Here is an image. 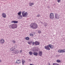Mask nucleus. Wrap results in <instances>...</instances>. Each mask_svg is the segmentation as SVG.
Masks as SVG:
<instances>
[{"instance_id":"obj_15","label":"nucleus","mask_w":65,"mask_h":65,"mask_svg":"<svg viewBox=\"0 0 65 65\" xmlns=\"http://www.w3.org/2000/svg\"><path fill=\"white\" fill-rule=\"evenodd\" d=\"M12 23H18V21H12Z\"/></svg>"},{"instance_id":"obj_22","label":"nucleus","mask_w":65,"mask_h":65,"mask_svg":"<svg viewBox=\"0 0 65 65\" xmlns=\"http://www.w3.org/2000/svg\"><path fill=\"white\" fill-rule=\"evenodd\" d=\"M56 62H57L58 63H60L61 62V60H57Z\"/></svg>"},{"instance_id":"obj_36","label":"nucleus","mask_w":65,"mask_h":65,"mask_svg":"<svg viewBox=\"0 0 65 65\" xmlns=\"http://www.w3.org/2000/svg\"><path fill=\"white\" fill-rule=\"evenodd\" d=\"M13 50H11V51H13Z\"/></svg>"},{"instance_id":"obj_19","label":"nucleus","mask_w":65,"mask_h":65,"mask_svg":"<svg viewBox=\"0 0 65 65\" xmlns=\"http://www.w3.org/2000/svg\"><path fill=\"white\" fill-rule=\"evenodd\" d=\"M29 54L30 55H32L33 54V52L32 51H30L29 52Z\"/></svg>"},{"instance_id":"obj_32","label":"nucleus","mask_w":65,"mask_h":65,"mask_svg":"<svg viewBox=\"0 0 65 65\" xmlns=\"http://www.w3.org/2000/svg\"><path fill=\"white\" fill-rule=\"evenodd\" d=\"M20 53H22V50H20Z\"/></svg>"},{"instance_id":"obj_1","label":"nucleus","mask_w":65,"mask_h":65,"mask_svg":"<svg viewBox=\"0 0 65 65\" xmlns=\"http://www.w3.org/2000/svg\"><path fill=\"white\" fill-rule=\"evenodd\" d=\"M30 26V28L32 29H37L38 27L36 23H31Z\"/></svg>"},{"instance_id":"obj_23","label":"nucleus","mask_w":65,"mask_h":65,"mask_svg":"<svg viewBox=\"0 0 65 65\" xmlns=\"http://www.w3.org/2000/svg\"><path fill=\"white\" fill-rule=\"evenodd\" d=\"M53 65H59V64L57 63H53Z\"/></svg>"},{"instance_id":"obj_4","label":"nucleus","mask_w":65,"mask_h":65,"mask_svg":"<svg viewBox=\"0 0 65 65\" xmlns=\"http://www.w3.org/2000/svg\"><path fill=\"white\" fill-rule=\"evenodd\" d=\"M55 19H57V20L59 19L60 18V15L57 13H55Z\"/></svg>"},{"instance_id":"obj_11","label":"nucleus","mask_w":65,"mask_h":65,"mask_svg":"<svg viewBox=\"0 0 65 65\" xmlns=\"http://www.w3.org/2000/svg\"><path fill=\"white\" fill-rule=\"evenodd\" d=\"M39 55L40 56H42V52L40 51L39 52Z\"/></svg>"},{"instance_id":"obj_10","label":"nucleus","mask_w":65,"mask_h":65,"mask_svg":"<svg viewBox=\"0 0 65 65\" xmlns=\"http://www.w3.org/2000/svg\"><path fill=\"white\" fill-rule=\"evenodd\" d=\"M2 17L4 18H5V17H6V14L3 13L2 14Z\"/></svg>"},{"instance_id":"obj_6","label":"nucleus","mask_w":65,"mask_h":65,"mask_svg":"<svg viewBox=\"0 0 65 65\" xmlns=\"http://www.w3.org/2000/svg\"><path fill=\"white\" fill-rule=\"evenodd\" d=\"M58 52L59 53H65V49L62 50H58Z\"/></svg>"},{"instance_id":"obj_27","label":"nucleus","mask_w":65,"mask_h":65,"mask_svg":"<svg viewBox=\"0 0 65 65\" xmlns=\"http://www.w3.org/2000/svg\"><path fill=\"white\" fill-rule=\"evenodd\" d=\"M30 36H33V34H30Z\"/></svg>"},{"instance_id":"obj_41","label":"nucleus","mask_w":65,"mask_h":65,"mask_svg":"<svg viewBox=\"0 0 65 65\" xmlns=\"http://www.w3.org/2000/svg\"><path fill=\"white\" fill-rule=\"evenodd\" d=\"M49 65H51L50 64H49Z\"/></svg>"},{"instance_id":"obj_33","label":"nucleus","mask_w":65,"mask_h":65,"mask_svg":"<svg viewBox=\"0 0 65 65\" xmlns=\"http://www.w3.org/2000/svg\"><path fill=\"white\" fill-rule=\"evenodd\" d=\"M16 63H18V64H19V63H20V62H17V61H16Z\"/></svg>"},{"instance_id":"obj_25","label":"nucleus","mask_w":65,"mask_h":65,"mask_svg":"<svg viewBox=\"0 0 65 65\" xmlns=\"http://www.w3.org/2000/svg\"><path fill=\"white\" fill-rule=\"evenodd\" d=\"M44 26L45 27H46L47 26V24L45 23H44Z\"/></svg>"},{"instance_id":"obj_2","label":"nucleus","mask_w":65,"mask_h":65,"mask_svg":"<svg viewBox=\"0 0 65 65\" xmlns=\"http://www.w3.org/2000/svg\"><path fill=\"white\" fill-rule=\"evenodd\" d=\"M9 27L10 28H11L12 29H15V28H17V25L16 24H13L10 25Z\"/></svg>"},{"instance_id":"obj_12","label":"nucleus","mask_w":65,"mask_h":65,"mask_svg":"<svg viewBox=\"0 0 65 65\" xmlns=\"http://www.w3.org/2000/svg\"><path fill=\"white\" fill-rule=\"evenodd\" d=\"M39 42L37 41H36L35 42V44L36 45H39Z\"/></svg>"},{"instance_id":"obj_9","label":"nucleus","mask_w":65,"mask_h":65,"mask_svg":"<svg viewBox=\"0 0 65 65\" xmlns=\"http://www.w3.org/2000/svg\"><path fill=\"white\" fill-rule=\"evenodd\" d=\"M0 42L1 44H3L4 42V40L3 39H1L0 41Z\"/></svg>"},{"instance_id":"obj_28","label":"nucleus","mask_w":65,"mask_h":65,"mask_svg":"<svg viewBox=\"0 0 65 65\" xmlns=\"http://www.w3.org/2000/svg\"><path fill=\"white\" fill-rule=\"evenodd\" d=\"M12 42H13L14 43H15V41L14 40H13L12 41Z\"/></svg>"},{"instance_id":"obj_7","label":"nucleus","mask_w":65,"mask_h":65,"mask_svg":"<svg viewBox=\"0 0 65 65\" xmlns=\"http://www.w3.org/2000/svg\"><path fill=\"white\" fill-rule=\"evenodd\" d=\"M48 47H50L51 48H54V47L51 44L48 45Z\"/></svg>"},{"instance_id":"obj_20","label":"nucleus","mask_w":65,"mask_h":65,"mask_svg":"<svg viewBox=\"0 0 65 65\" xmlns=\"http://www.w3.org/2000/svg\"><path fill=\"white\" fill-rule=\"evenodd\" d=\"M18 14L19 15H21V11H20L18 13Z\"/></svg>"},{"instance_id":"obj_13","label":"nucleus","mask_w":65,"mask_h":65,"mask_svg":"<svg viewBox=\"0 0 65 65\" xmlns=\"http://www.w3.org/2000/svg\"><path fill=\"white\" fill-rule=\"evenodd\" d=\"M19 52L18 50H15L14 51V53H15L16 54H19Z\"/></svg>"},{"instance_id":"obj_38","label":"nucleus","mask_w":65,"mask_h":65,"mask_svg":"<svg viewBox=\"0 0 65 65\" xmlns=\"http://www.w3.org/2000/svg\"><path fill=\"white\" fill-rule=\"evenodd\" d=\"M41 23H42V22H41Z\"/></svg>"},{"instance_id":"obj_29","label":"nucleus","mask_w":65,"mask_h":65,"mask_svg":"<svg viewBox=\"0 0 65 65\" xmlns=\"http://www.w3.org/2000/svg\"><path fill=\"white\" fill-rule=\"evenodd\" d=\"M60 1H61V0H58L57 1V2H58V3H59V2H60Z\"/></svg>"},{"instance_id":"obj_30","label":"nucleus","mask_w":65,"mask_h":65,"mask_svg":"<svg viewBox=\"0 0 65 65\" xmlns=\"http://www.w3.org/2000/svg\"><path fill=\"white\" fill-rule=\"evenodd\" d=\"M37 17H40V15L39 14H38L37 16Z\"/></svg>"},{"instance_id":"obj_18","label":"nucleus","mask_w":65,"mask_h":65,"mask_svg":"<svg viewBox=\"0 0 65 65\" xmlns=\"http://www.w3.org/2000/svg\"><path fill=\"white\" fill-rule=\"evenodd\" d=\"M25 39L27 40H29V37H27L25 38Z\"/></svg>"},{"instance_id":"obj_3","label":"nucleus","mask_w":65,"mask_h":65,"mask_svg":"<svg viewBox=\"0 0 65 65\" xmlns=\"http://www.w3.org/2000/svg\"><path fill=\"white\" fill-rule=\"evenodd\" d=\"M25 11H23L22 12V14L23 17H27L28 16V13L27 12L25 13Z\"/></svg>"},{"instance_id":"obj_21","label":"nucleus","mask_w":65,"mask_h":65,"mask_svg":"<svg viewBox=\"0 0 65 65\" xmlns=\"http://www.w3.org/2000/svg\"><path fill=\"white\" fill-rule=\"evenodd\" d=\"M19 16H20L19 18H20V19H21L23 18V16L21 15H19Z\"/></svg>"},{"instance_id":"obj_14","label":"nucleus","mask_w":65,"mask_h":65,"mask_svg":"<svg viewBox=\"0 0 65 65\" xmlns=\"http://www.w3.org/2000/svg\"><path fill=\"white\" fill-rule=\"evenodd\" d=\"M33 54L34 56H37L38 55V53L35 52L33 53Z\"/></svg>"},{"instance_id":"obj_35","label":"nucleus","mask_w":65,"mask_h":65,"mask_svg":"<svg viewBox=\"0 0 65 65\" xmlns=\"http://www.w3.org/2000/svg\"><path fill=\"white\" fill-rule=\"evenodd\" d=\"M2 62V61L1 60H0V62Z\"/></svg>"},{"instance_id":"obj_37","label":"nucleus","mask_w":65,"mask_h":65,"mask_svg":"<svg viewBox=\"0 0 65 65\" xmlns=\"http://www.w3.org/2000/svg\"><path fill=\"white\" fill-rule=\"evenodd\" d=\"M18 61H19L20 60H18Z\"/></svg>"},{"instance_id":"obj_31","label":"nucleus","mask_w":65,"mask_h":65,"mask_svg":"<svg viewBox=\"0 0 65 65\" xmlns=\"http://www.w3.org/2000/svg\"><path fill=\"white\" fill-rule=\"evenodd\" d=\"M35 44V42H33L32 43V45H34Z\"/></svg>"},{"instance_id":"obj_16","label":"nucleus","mask_w":65,"mask_h":65,"mask_svg":"<svg viewBox=\"0 0 65 65\" xmlns=\"http://www.w3.org/2000/svg\"><path fill=\"white\" fill-rule=\"evenodd\" d=\"M22 65H24V63H25V61L24 60V59H22Z\"/></svg>"},{"instance_id":"obj_17","label":"nucleus","mask_w":65,"mask_h":65,"mask_svg":"<svg viewBox=\"0 0 65 65\" xmlns=\"http://www.w3.org/2000/svg\"><path fill=\"white\" fill-rule=\"evenodd\" d=\"M34 3H29V6H32V5H33Z\"/></svg>"},{"instance_id":"obj_26","label":"nucleus","mask_w":65,"mask_h":65,"mask_svg":"<svg viewBox=\"0 0 65 65\" xmlns=\"http://www.w3.org/2000/svg\"><path fill=\"white\" fill-rule=\"evenodd\" d=\"M38 33H39V34H40L41 33V31H40V30H39L38 31Z\"/></svg>"},{"instance_id":"obj_8","label":"nucleus","mask_w":65,"mask_h":65,"mask_svg":"<svg viewBox=\"0 0 65 65\" xmlns=\"http://www.w3.org/2000/svg\"><path fill=\"white\" fill-rule=\"evenodd\" d=\"M46 50H49V51H50V48H49L48 46L47 45L46 46H44Z\"/></svg>"},{"instance_id":"obj_34","label":"nucleus","mask_w":65,"mask_h":65,"mask_svg":"<svg viewBox=\"0 0 65 65\" xmlns=\"http://www.w3.org/2000/svg\"><path fill=\"white\" fill-rule=\"evenodd\" d=\"M30 65H34V64H30Z\"/></svg>"},{"instance_id":"obj_39","label":"nucleus","mask_w":65,"mask_h":65,"mask_svg":"<svg viewBox=\"0 0 65 65\" xmlns=\"http://www.w3.org/2000/svg\"><path fill=\"white\" fill-rule=\"evenodd\" d=\"M11 49H12V48L11 49Z\"/></svg>"},{"instance_id":"obj_40","label":"nucleus","mask_w":65,"mask_h":65,"mask_svg":"<svg viewBox=\"0 0 65 65\" xmlns=\"http://www.w3.org/2000/svg\"><path fill=\"white\" fill-rule=\"evenodd\" d=\"M63 40H64V39H63Z\"/></svg>"},{"instance_id":"obj_24","label":"nucleus","mask_w":65,"mask_h":65,"mask_svg":"<svg viewBox=\"0 0 65 65\" xmlns=\"http://www.w3.org/2000/svg\"><path fill=\"white\" fill-rule=\"evenodd\" d=\"M28 44H31L32 43V41H30L29 42H28Z\"/></svg>"},{"instance_id":"obj_5","label":"nucleus","mask_w":65,"mask_h":65,"mask_svg":"<svg viewBox=\"0 0 65 65\" xmlns=\"http://www.w3.org/2000/svg\"><path fill=\"white\" fill-rule=\"evenodd\" d=\"M50 18L51 19H54V14L52 13H51L50 14Z\"/></svg>"}]
</instances>
